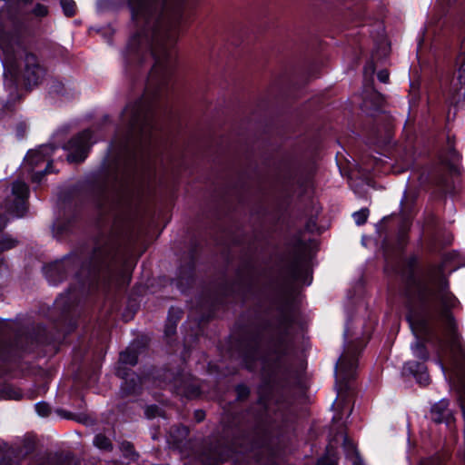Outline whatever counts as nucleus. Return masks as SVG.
Returning <instances> with one entry per match:
<instances>
[{"instance_id":"1","label":"nucleus","mask_w":465,"mask_h":465,"mask_svg":"<svg viewBox=\"0 0 465 465\" xmlns=\"http://www.w3.org/2000/svg\"><path fill=\"white\" fill-rule=\"evenodd\" d=\"M409 282L417 286L419 298L424 304H433L439 302L441 305L440 316L448 322L452 321L449 310L456 305L457 300L449 291L448 281L443 277L440 268L431 270L424 282H416L411 272Z\"/></svg>"},{"instance_id":"2","label":"nucleus","mask_w":465,"mask_h":465,"mask_svg":"<svg viewBox=\"0 0 465 465\" xmlns=\"http://www.w3.org/2000/svg\"><path fill=\"white\" fill-rule=\"evenodd\" d=\"M176 36L171 34L167 39L159 35L158 33L153 35V44L152 46V54L154 58V64L150 74L151 79L158 77L160 74L167 75L171 69V46L175 43Z\"/></svg>"},{"instance_id":"3","label":"nucleus","mask_w":465,"mask_h":465,"mask_svg":"<svg viewBox=\"0 0 465 465\" xmlns=\"http://www.w3.org/2000/svg\"><path fill=\"white\" fill-rule=\"evenodd\" d=\"M92 134L89 130H84L75 137L72 138L67 149L70 153L67 155V161L70 163L83 162L86 156L91 145Z\"/></svg>"},{"instance_id":"4","label":"nucleus","mask_w":465,"mask_h":465,"mask_svg":"<svg viewBox=\"0 0 465 465\" xmlns=\"http://www.w3.org/2000/svg\"><path fill=\"white\" fill-rule=\"evenodd\" d=\"M24 64L23 77L25 84L30 87L38 85L45 75V69L40 64L38 57L27 52L25 54Z\"/></svg>"},{"instance_id":"5","label":"nucleus","mask_w":465,"mask_h":465,"mask_svg":"<svg viewBox=\"0 0 465 465\" xmlns=\"http://www.w3.org/2000/svg\"><path fill=\"white\" fill-rule=\"evenodd\" d=\"M21 43L16 35L5 33L0 36V48L3 51L2 64L5 68L11 70L15 65V47L20 46Z\"/></svg>"},{"instance_id":"6","label":"nucleus","mask_w":465,"mask_h":465,"mask_svg":"<svg viewBox=\"0 0 465 465\" xmlns=\"http://www.w3.org/2000/svg\"><path fill=\"white\" fill-rule=\"evenodd\" d=\"M28 193V186L25 183L21 181L15 182L12 186V203L8 201L5 208L16 215H21L25 211V202Z\"/></svg>"},{"instance_id":"7","label":"nucleus","mask_w":465,"mask_h":465,"mask_svg":"<svg viewBox=\"0 0 465 465\" xmlns=\"http://www.w3.org/2000/svg\"><path fill=\"white\" fill-rule=\"evenodd\" d=\"M465 97V69L460 68L457 76L451 81L448 101L450 104L456 105Z\"/></svg>"},{"instance_id":"8","label":"nucleus","mask_w":465,"mask_h":465,"mask_svg":"<svg viewBox=\"0 0 465 465\" xmlns=\"http://www.w3.org/2000/svg\"><path fill=\"white\" fill-rule=\"evenodd\" d=\"M412 354L419 360L425 361L428 359V351L425 347V345L420 341H416L411 346Z\"/></svg>"},{"instance_id":"9","label":"nucleus","mask_w":465,"mask_h":465,"mask_svg":"<svg viewBox=\"0 0 465 465\" xmlns=\"http://www.w3.org/2000/svg\"><path fill=\"white\" fill-rule=\"evenodd\" d=\"M148 116L147 114L144 112L143 109L139 108L134 114L133 120H132V126L133 128H136L140 125V122H143L141 124L142 130L144 129L145 124H147Z\"/></svg>"},{"instance_id":"10","label":"nucleus","mask_w":465,"mask_h":465,"mask_svg":"<svg viewBox=\"0 0 465 465\" xmlns=\"http://www.w3.org/2000/svg\"><path fill=\"white\" fill-rule=\"evenodd\" d=\"M94 444L97 448H99L101 450H112V448H113V445H112L110 440L103 434H98L94 437Z\"/></svg>"},{"instance_id":"11","label":"nucleus","mask_w":465,"mask_h":465,"mask_svg":"<svg viewBox=\"0 0 465 465\" xmlns=\"http://www.w3.org/2000/svg\"><path fill=\"white\" fill-rule=\"evenodd\" d=\"M447 403L445 401H440L438 404H435L431 409V413L435 417H433V420L440 423L442 421V412L446 410Z\"/></svg>"},{"instance_id":"12","label":"nucleus","mask_w":465,"mask_h":465,"mask_svg":"<svg viewBox=\"0 0 465 465\" xmlns=\"http://www.w3.org/2000/svg\"><path fill=\"white\" fill-rule=\"evenodd\" d=\"M64 14L66 16H73L75 14V3L73 0H60Z\"/></svg>"},{"instance_id":"13","label":"nucleus","mask_w":465,"mask_h":465,"mask_svg":"<svg viewBox=\"0 0 465 465\" xmlns=\"http://www.w3.org/2000/svg\"><path fill=\"white\" fill-rule=\"evenodd\" d=\"M120 361L124 364L135 365L138 361V357L134 351H124L120 354Z\"/></svg>"},{"instance_id":"14","label":"nucleus","mask_w":465,"mask_h":465,"mask_svg":"<svg viewBox=\"0 0 465 465\" xmlns=\"http://www.w3.org/2000/svg\"><path fill=\"white\" fill-rule=\"evenodd\" d=\"M352 216L357 225H362L368 219L369 210L366 208L361 209L360 211L355 212Z\"/></svg>"},{"instance_id":"15","label":"nucleus","mask_w":465,"mask_h":465,"mask_svg":"<svg viewBox=\"0 0 465 465\" xmlns=\"http://www.w3.org/2000/svg\"><path fill=\"white\" fill-rule=\"evenodd\" d=\"M35 411L41 417H46L49 415L51 409L48 403L41 401L35 404Z\"/></svg>"},{"instance_id":"16","label":"nucleus","mask_w":465,"mask_h":465,"mask_svg":"<svg viewBox=\"0 0 465 465\" xmlns=\"http://www.w3.org/2000/svg\"><path fill=\"white\" fill-rule=\"evenodd\" d=\"M16 244V241L11 238L5 237L0 240V252L9 250L15 247Z\"/></svg>"},{"instance_id":"17","label":"nucleus","mask_w":465,"mask_h":465,"mask_svg":"<svg viewBox=\"0 0 465 465\" xmlns=\"http://www.w3.org/2000/svg\"><path fill=\"white\" fill-rule=\"evenodd\" d=\"M410 326L413 331H421L424 328V324L420 322L415 315L410 314L407 317Z\"/></svg>"},{"instance_id":"18","label":"nucleus","mask_w":465,"mask_h":465,"mask_svg":"<svg viewBox=\"0 0 465 465\" xmlns=\"http://www.w3.org/2000/svg\"><path fill=\"white\" fill-rule=\"evenodd\" d=\"M32 12L35 16L44 17L48 15V8L42 4H37Z\"/></svg>"},{"instance_id":"19","label":"nucleus","mask_w":465,"mask_h":465,"mask_svg":"<svg viewBox=\"0 0 465 465\" xmlns=\"http://www.w3.org/2000/svg\"><path fill=\"white\" fill-rule=\"evenodd\" d=\"M317 465H337V464H336V460L334 458L330 457V456H324L318 460Z\"/></svg>"},{"instance_id":"20","label":"nucleus","mask_w":465,"mask_h":465,"mask_svg":"<svg viewBox=\"0 0 465 465\" xmlns=\"http://www.w3.org/2000/svg\"><path fill=\"white\" fill-rule=\"evenodd\" d=\"M377 77L379 79L380 82L383 83V84H387L389 82V78H390V74L388 72V70H381L378 74H377Z\"/></svg>"},{"instance_id":"21","label":"nucleus","mask_w":465,"mask_h":465,"mask_svg":"<svg viewBox=\"0 0 465 465\" xmlns=\"http://www.w3.org/2000/svg\"><path fill=\"white\" fill-rule=\"evenodd\" d=\"M365 73H369L370 74H372L375 71V65L372 62H370L366 64L364 68Z\"/></svg>"},{"instance_id":"22","label":"nucleus","mask_w":465,"mask_h":465,"mask_svg":"<svg viewBox=\"0 0 465 465\" xmlns=\"http://www.w3.org/2000/svg\"><path fill=\"white\" fill-rule=\"evenodd\" d=\"M205 413L201 410H197L194 412V417L197 421H202L204 419Z\"/></svg>"},{"instance_id":"23","label":"nucleus","mask_w":465,"mask_h":465,"mask_svg":"<svg viewBox=\"0 0 465 465\" xmlns=\"http://www.w3.org/2000/svg\"><path fill=\"white\" fill-rule=\"evenodd\" d=\"M373 99L375 100L376 106H381L383 103V97L379 94H374Z\"/></svg>"},{"instance_id":"24","label":"nucleus","mask_w":465,"mask_h":465,"mask_svg":"<svg viewBox=\"0 0 465 465\" xmlns=\"http://www.w3.org/2000/svg\"><path fill=\"white\" fill-rule=\"evenodd\" d=\"M237 391L240 396H246L249 392L248 389L243 385L238 386Z\"/></svg>"},{"instance_id":"25","label":"nucleus","mask_w":465,"mask_h":465,"mask_svg":"<svg viewBox=\"0 0 465 465\" xmlns=\"http://www.w3.org/2000/svg\"><path fill=\"white\" fill-rule=\"evenodd\" d=\"M344 366H345V359L344 358H341L339 360V361L337 362V370H339V371H343L344 370Z\"/></svg>"},{"instance_id":"26","label":"nucleus","mask_w":465,"mask_h":465,"mask_svg":"<svg viewBox=\"0 0 465 465\" xmlns=\"http://www.w3.org/2000/svg\"><path fill=\"white\" fill-rule=\"evenodd\" d=\"M417 262H417V259H416V258H414V257H412V258H411V259L409 260V262H408V265H409V267L411 269V268H413V267L417 264Z\"/></svg>"},{"instance_id":"27","label":"nucleus","mask_w":465,"mask_h":465,"mask_svg":"<svg viewBox=\"0 0 465 465\" xmlns=\"http://www.w3.org/2000/svg\"><path fill=\"white\" fill-rule=\"evenodd\" d=\"M39 157H40V155L37 153H32L28 154L27 159L33 161V159L35 158V161L37 162Z\"/></svg>"},{"instance_id":"28","label":"nucleus","mask_w":465,"mask_h":465,"mask_svg":"<svg viewBox=\"0 0 465 465\" xmlns=\"http://www.w3.org/2000/svg\"><path fill=\"white\" fill-rule=\"evenodd\" d=\"M6 225V221L4 217L0 216V231L3 230Z\"/></svg>"},{"instance_id":"29","label":"nucleus","mask_w":465,"mask_h":465,"mask_svg":"<svg viewBox=\"0 0 465 465\" xmlns=\"http://www.w3.org/2000/svg\"><path fill=\"white\" fill-rule=\"evenodd\" d=\"M370 103H371V99H370V98H368V97H366V98L364 99L363 104H364V106H365V107H369V104H370Z\"/></svg>"},{"instance_id":"30","label":"nucleus","mask_w":465,"mask_h":465,"mask_svg":"<svg viewBox=\"0 0 465 465\" xmlns=\"http://www.w3.org/2000/svg\"><path fill=\"white\" fill-rule=\"evenodd\" d=\"M4 457H5V453H4V451L0 449V463L3 461Z\"/></svg>"},{"instance_id":"31","label":"nucleus","mask_w":465,"mask_h":465,"mask_svg":"<svg viewBox=\"0 0 465 465\" xmlns=\"http://www.w3.org/2000/svg\"><path fill=\"white\" fill-rule=\"evenodd\" d=\"M22 2H24L25 4H28L30 3L32 0H21Z\"/></svg>"},{"instance_id":"32","label":"nucleus","mask_w":465,"mask_h":465,"mask_svg":"<svg viewBox=\"0 0 465 465\" xmlns=\"http://www.w3.org/2000/svg\"><path fill=\"white\" fill-rule=\"evenodd\" d=\"M140 12H141L142 14H145V13H146V10H145L143 7H142V9H141V11H140Z\"/></svg>"},{"instance_id":"33","label":"nucleus","mask_w":465,"mask_h":465,"mask_svg":"<svg viewBox=\"0 0 465 465\" xmlns=\"http://www.w3.org/2000/svg\"><path fill=\"white\" fill-rule=\"evenodd\" d=\"M149 410L150 409H147V411H146L147 417H150V414H148Z\"/></svg>"},{"instance_id":"34","label":"nucleus","mask_w":465,"mask_h":465,"mask_svg":"<svg viewBox=\"0 0 465 465\" xmlns=\"http://www.w3.org/2000/svg\"><path fill=\"white\" fill-rule=\"evenodd\" d=\"M428 380H429L428 375H426L425 381L428 382Z\"/></svg>"}]
</instances>
